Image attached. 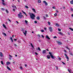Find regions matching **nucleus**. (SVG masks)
<instances>
[{
  "label": "nucleus",
  "mask_w": 73,
  "mask_h": 73,
  "mask_svg": "<svg viewBox=\"0 0 73 73\" xmlns=\"http://www.w3.org/2000/svg\"><path fill=\"white\" fill-rule=\"evenodd\" d=\"M8 20L9 21H10V23H11V20H10L9 19V18H8Z\"/></svg>",
  "instance_id": "nucleus-43"
},
{
  "label": "nucleus",
  "mask_w": 73,
  "mask_h": 73,
  "mask_svg": "<svg viewBox=\"0 0 73 73\" xmlns=\"http://www.w3.org/2000/svg\"><path fill=\"white\" fill-rule=\"evenodd\" d=\"M23 33H24L25 36H26L27 35V31H25V32H24L23 31Z\"/></svg>",
  "instance_id": "nucleus-5"
},
{
  "label": "nucleus",
  "mask_w": 73,
  "mask_h": 73,
  "mask_svg": "<svg viewBox=\"0 0 73 73\" xmlns=\"http://www.w3.org/2000/svg\"><path fill=\"white\" fill-rule=\"evenodd\" d=\"M38 36L39 37H40V35H38Z\"/></svg>",
  "instance_id": "nucleus-54"
},
{
  "label": "nucleus",
  "mask_w": 73,
  "mask_h": 73,
  "mask_svg": "<svg viewBox=\"0 0 73 73\" xmlns=\"http://www.w3.org/2000/svg\"><path fill=\"white\" fill-rule=\"evenodd\" d=\"M25 7L26 8H28V6L26 5L25 6Z\"/></svg>",
  "instance_id": "nucleus-28"
},
{
  "label": "nucleus",
  "mask_w": 73,
  "mask_h": 73,
  "mask_svg": "<svg viewBox=\"0 0 73 73\" xmlns=\"http://www.w3.org/2000/svg\"><path fill=\"white\" fill-rule=\"evenodd\" d=\"M3 27L5 28V29L7 28H6V27L5 26V25L4 24H3Z\"/></svg>",
  "instance_id": "nucleus-14"
},
{
  "label": "nucleus",
  "mask_w": 73,
  "mask_h": 73,
  "mask_svg": "<svg viewBox=\"0 0 73 73\" xmlns=\"http://www.w3.org/2000/svg\"><path fill=\"white\" fill-rule=\"evenodd\" d=\"M67 33L69 35H70V33Z\"/></svg>",
  "instance_id": "nucleus-64"
},
{
  "label": "nucleus",
  "mask_w": 73,
  "mask_h": 73,
  "mask_svg": "<svg viewBox=\"0 0 73 73\" xmlns=\"http://www.w3.org/2000/svg\"><path fill=\"white\" fill-rule=\"evenodd\" d=\"M38 49L39 50H41V49H40V48L39 47H38Z\"/></svg>",
  "instance_id": "nucleus-35"
},
{
  "label": "nucleus",
  "mask_w": 73,
  "mask_h": 73,
  "mask_svg": "<svg viewBox=\"0 0 73 73\" xmlns=\"http://www.w3.org/2000/svg\"><path fill=\"white\" fill-rule=\"evenodd\" d=\"M9 56L10 57H12V55H9Z\"/></svg>",
  "instance_id": "nucleus-49"
},
{
  "label": "nucleus",
  "mask_w": 73,
  "mask_h": 73,
  "mask_svg": "<svg viewBox=\"0 0 73 73\" xmlns=\"http://www.w3.org/2000/svg\"><path fill=\"white\" fill-rule=\"evenodd\" d=\"M46 38H47L48 40H50V38L49 37V36H46Z\"/></svg>",
  "instance_id": "nucleus-10"
},
{
  "label": "nucleus",
  "mask_w": 73,
  "mask_h": 73,
  "mask_svg": "<svg viewBox=\"0 0 73 73\" xmlns=\"http://www.w3.org/2000/svg\"><path fill=\"white\" fill-rule=\"evenodd\" d=\"M18 17L19 18H21V17H24V16H23V15H21L20 14H19L18 15Z\"/></svg>",
  "instance_id": "nucleus-2"
},
{
  "label": "nucleus",
  "mask_w": 73,
  "mask_h": 73,
  "mask_svg": "<svg viewBox=\"0 0 73 73\" xmlns=\"http://www.w3.org/2000/svg\"><path fill=\"white\" fill-rule=\"evenodd\" d=\"M24 14H25V15H26V16H27V14H26V13H24Z\"/></svg>",
  "instance_id": "nucleus-52"
},
{
  "label": "nucleus",
  "mask_w": 73,
  "mask_h": 73,
  "mask_svg": "<svg viewBox=\"0 0 73 73\" xmlns=\"http://www.w3.org/2000/svg\"><path fill=\"white\" fill-rule=\"evenodd\" d=\"M59 34H60V35H63V33H62L61 32H59Z\"/></svg>",
  "instance_id": "nucleus-20"
},
{
  "label": "nucleus",
  "mask_w": 73,
  "mask_h": 73,
  "mask_svg": "<svg viewBox=\"0 0 73 73\" xmlns=\"http://www.w3.org/2000/svg\"><path fill=\"white\" fill-rule=\"evenodd\" d=\"M46 16L47 17H49V16L48 15L46 14Z\"/></svg>",
  "instance_id": "nucleus-30"
},
{
  "label": "nucleus",
  "mask_w": 73,
  "mask_h": 73,
  "mask_svg": "<svg viewBox=\"0 0 73 73\" xmlns=\"http://www.w3.org/2000/svg\"><path fill=\"white\" fill-rule=\"evenodd\" d=\"M54 38H57V36H54Z\"/></svg>",
  "instance_id": "nucleus-41"
},
{
  "label": "nucleus",
  "mask_w": 73,
  "mask_h": 73,
  "mask_svg": "<svg viewBox=\"0 0 73 73\" xmlns=\"http://www.w3.org/2000/svg\"><path fill=\"white\" fill-rule=\"evenodd\" d=\"M38 2L39 3H41V1L40 0H38Z\"/></svg>",
  "instance_id": "nucleus-26"
},
{
  "label": "nucleus",
  "mask_w": 73,
  "mask_h": 73,
  "mask_svg": "<svg viewBox=\"0 0 73 73\" xmlns=\"http://www.w3.org/2000/svg\"><path fill=\"white\" fill-rule=\"evenodd\" d=\"M36 19L37 20H40V17H36Z\"/></svg>",
  "instance_id": "nucleus-21"
},
{
  "label": "nucleus",
  "mask_w": 73,
  "mask_h": 73,
  "mask_svg": "<svg viewBox=\"0 0 73 73\" xmlns=\"http://www.w3.org/2000/svg\"><path fill=\"white\" fill-rule=\"evenodd\" d=\"M2 2H4V0H2Z\"/></svg>",
  "instance_id": "nucleus-61"
},
{
  "label": "nucleus",
  "mask_w": 73,
  "mask_h": 73,
  "mask_svg": "<svg viewBox=\"0 0 73 73\" xmlns=\"http://www.w3.org/2000/svg\"><path fill=\"white\" fill-rule=\"evenodd\" d=\"M43 3H44L45 5H46V6H47V5H48V3H47V2H46L45 1H43Z\"/></svg>",
  "instance_id": "nucleus-4"
},
{
  "label": "nucleus",
  "mask_w": 73,
  "mask_h": 73,
  "mask_svg": "<svg viewBox=\"0 0 73 73\" xmlns=\"http://www.w3.org/2000/svg\"><path fill=\"white\" fill-rule=\"evenodd\" d=\"M14 7L15 8V9H16V8H17L15 6H14Z\"/></svg>",
  "instance_id": "nucleus-58"
},
{
  "label": "nucleus",
  "mask_w": 73,
  "mask_h": 73,
  "mask_svg": "<svg viewBox=\"0 0 73 73\" xmlns=\"http://www.w3.org/2000/svg\"><path fill=\"white\" fill-rule=\"evenodd\" d=\"M57 13H58V11L57 10L56 11Z\"/></svg>",
  "instance_id": "nucleus-56"
},
{
  "label": "nucleus",
  "mask_w": 73,
  "mask_h": 73,
  "mask_svg": "<svg viewBox=\"0 0 73 73\" xmlns=\"http://www.w3.org/2000/svg\"><path fill=\"white\" fill-rule=\"evenodd\" d=\"M49 31L50 32L52 31V27H50L49 28Z\"/></svg>",
  "instance_id": "nucleus-6"
},
{
  "label": "nucleus",
  "mask_w": 73,
  "mask_h": 73,
  "mask_svg": "<svg viewBox=\"0 0 73 73\" xmlns=\"http://www.w3.org/2000/svg\"><path fill=\"white\" fill-rule=\"evenodd\" d=\"M56 67V69H57L58 70V67L57 66Z\"/></svg>",
  "instance_id": "nucleus-53"
},
{
  "label": "nucleus",
  "mask_w": 73,
  "mask_h": 73,
  "mask_svg": "<svg viewBox=\"0 0 73 73\" xmlns=\"http://www.w3.org/2000/svg\"><path fill=\"white\" fill-rule=\"evenodd\" d=\"M49 54H50V56H51V55H52V54H51V53H50V52H49Z\"/></svg>",
  "instance_id": "nucleus-44"
},
{
  "label": "nucleus",
  "mask_w": 73,
  "mask_h": 73,
  "mask_svg": "<svg viewBox=\"0 0 73 73\" xmlns=\"http://www.w3.org/2000/svg\"><path fill=\"white\" fill-rule=\"evenodd\" d=\"M22 12L23 13H24H24H25L24 12V11H23V10H22Z\"/></svg>",
  "instance_id": "nucleus-51"
},
{
  "label": "nucleus",
  "mask_w": 73,
  "mask_h": 73,
  "mask_svg": "<svg viewBox=\"0 0 73 73\" xmlns=\"http://www.w3.org/2000/svg\"><path fill=\"white\" fill-rule=\"evenodd\" d=\"M10 39L11 40H12L13 39H12V37H10Z\"/></svg>",
  "instance_id": "nucleus-48"
},
{
  "label": "nucleus",
  "mask_w": 73,
  "mask_h": 73,
  "mask_svg": "<svg viewBox=\"0 0 73 73\" xmlns=\"http://www.w3.org/2000/svg\"><path fill=\"white\" fill-rule=\"evenodd\" d=\"M32 10L34 12H36V11H35V9H32Z\"/></svg>",
  "instance_id": "nucleus-19"
},
{
  "label": "nucleus",
  "mask_w": 73,
  "mask_h": 73,
  "mask_svg": "<svg viewBox=\"0 0 73 73\" xmlns=\"http://www.w3.org/2000/svg\"><path fill=\"white\" fill-rule=\"evenodd\" d=\"M70 55H71V56H72V55H73V54H72V53H70Z\"/></svg>",
  "instance_id": "nucleus-38"
},
{
  "label": "nucleus",
  "mask_w": 73,
  "mask_h": 73,
  "mask_svg": "<svg viewBox=\"0 0 73 73\" xmlns=\"http://www.w3.org/2000/svg\"><path fill=\"white\" fill-rule=\"evenodd\" d=\"M14 45L15 46H17V45H16V44H15Z\"/></svg>",
  "instance_id": "nucleus-60"
},
{
  "label": "nucleus",
  "mask_w": 73,
  "mask_h": 73,
  "mask_svg": "<svg viewBox=\"0 0 73 73\" xmlns=\"http://www.w3.org/2000/svg\"><path fill=\"white\" fill-rule=\"evenodd\" d=\"M56 42H57L58 44H59V45H61V44H62V43H61V42H60L59 41L57 40L56 41Z\"/></svg>",
  "instance_id": "nucleus-3"
},
{
  "label": "nucleus",
  "mask_w": 73,
  "mask_h": 73,
  "mask_svg": "<svg viewBox=\"0 0 73 73\" xmlns=\"http://www.w3.org/2000/svg\"><path fill=\"white\" fill-rule=\"evenodd\" d=\"M69 29H70V30H71V31H73V29L70 28V27L69 28Z\"/></svg>",
  "instance_id": "nucleus-22"
},
{
  "label": "nucleus",
  "mask_w": 73,
  "mask_h": 73,
  "mask_svg": "<svg viewBox=\"0 0 73 73\" xmlns=\"http://www.w3.org/2000/svg\"><path fill=\"white\" fill-rule=\"evenodd\" d=\"M48 25H50V22L48 21Z\"/></svg>",
  "instance_id": "nucleus-25"
},
{
  "label": "nucleus",
  "mask_w": 73,
  "mask_h": 73,
  "mask_svg": "<svg viewBox=\"0 0 73 73\" xmlns=\"http://www.w3.org/2000/svg\"><path fill=\"white\" fill-rule=\"evenodd\" d=\"M46 50L47 51H49V50H48V49H46Z\"/></svg>",
  "instance_id": "nucleus-62"
},
{
  "label": "nucleus",
  "mask_w": 73,
  "mask_h": 73,
  "mask_svg": "<svg viewBox=\"0 0 73 73\" xmlns=\"http://www.w3.org/2000/svg\"><path fill=\"white\" fill-rule=\"evenodd\" d=\"M2 4L4 5H5V3H4V2H3L2 3Z\"/></svg>",
  "instance_id": "nucleus-33"
},
{
  "label": "nucleus",
  "mask_w": 73,
  "mask_h": 73,
  "mask_svg": "<svg viewBox=\"0 0 73 73\" xmlns=\"http://www.w3.org/2000/svg\"><path fill=\"white\" fill-rule=\"evenodd\" d=\"M70 9H71V11H73V9L71 8Z\"/></svg>",
  "instance_id": "nucleus-36"
},
{
  "label": "nucleus",
  "mask_w": 73,
  "mask_h": 73,
  "mask_svg": "<svg viewBox=\"0 0 73 73\" xmlns=\"http://www.w3.org/2000/svg\"><path fill=\"white\" fill-rule=\"evenodd\" d=\"M31 46H32V48H34V46H33L32 44V43H31Z\"/></svg>",
  "instance_id": "nucleus-18"
},
{
  "label": "nucleus",
  "mask_w": 73,
  "mask_h": 73,
  "mask_svg": "<svg viewBox=\"0 0 73 73\" xmlns=\"http://www.w3.org/2000/svg\"><path fill=\"white\" fill-rule=\"evenodd\" d=\"M52 8H53V9H56V7L54 6Z\"/></svg>",
  "instance_id": "nucleus-42"
},
{
  "label": "nucleus",
  "mask_w": 73,
  "mask_h": 73,
  "mask_svg": "<svg viewBox=\"0 0 73 73\" xmlns=\"http://www.w3.org/2000/svg\"><path fill=\"white\" fill-rule=\"evenodd\" d=\"M56 26H57V27H59L60 26V25L58 23H56Z\"/></svg>",
  "instance_id": "nucleus-16"
},
{
  "label": "nucleus",
  "mask_w": 73,
  "mask_h": 73,
  "mask_svg": "<svg viewBox=\"0 0 73 73\" xmlns=\"http://www.w3.org/2000/svg\"><path fill=\"white\" fill-rule=\"evenodd\" d=\"M46 53V50H43L42 51L43 53Z\"/></svg>",
  "instance_id": "nucleus-15"
},
{
  "label": "nucleus",
  "mask_w": 73,
  "mask_h": 73,
  "mask_svg": "<svg viewBox=\"0 0 73 73\" xmlns=\"http://www.w3.org/2000/svg\"><path fill=\"white\" fill-rule=\"evenodd\" d=\"M58 59L59 60H61V58H59Z\"/></svg>",
  "instance_id": "nucleus-46"
},
{
  "label": "nucleus",
  "mask_w": 73,
  "mask_h": 73,
  "mask_svg": "<svg viewBox=\"0 0 73 73\" xmlns=\"http://www.w3.org/2000/svg\"><path fill=\"white\" fill-rule=\"evenodd\" d=\"M2 34L3 35H4V36H7V34H5V33H3Z\"/></svg>",
  "instance_id": "nucleus-17"
},
{
  "label": "nucleus",
  "mask_w": 73,
  "mask_h": 73,
  "mask_svg": "<svg viewBox=\"0 0 73 73\" xmlns=\"http://www.w3.org/2000/svg\"><path fill=\"white\" fill-rule=\"evenodd\" d=\"M65 55L66 56V58L67 59V60H69V57L68 56H67V55L66 54H65Z\"/></svg>",
  "instance_id": "nucleus-7"
},
{
  "label": "nucleus",
  "mask_w": 73,
  "mask_h": 73,
  "mask_svg": "<svg viewBox=\"0 0 73 73\" xmlns=\"http://www.w3.org/2000/svg\"><path fill=\"white\" fill-rule=\"evenodd\" d=\"M7 68L9 70H11V69H10V68L9 67H8V66H7Z\"/></svg>",
  "instance_id": "nucleus-13"
},
{
  "label": "nucleus",
  "mask_w": 73,
  "mask_h": 73,
  "mask_svg": "<svg viewBox=\"0 0 73 73\" xmlns=\"http://www.w3.org/2000/svg\"><path fill=\"white\" fill-rule=\"evenodd\" d=\"M15 9H13V11H14V12H15Z\"/></svg>",
  "instance_id": "nucleus-59"
},
{
  "label": "nucleus",
  "mask_w": 73,
  "mask_h": 73,
  "mask_svg": "<svg viewBox=\"0 0 73 73\" xmlns=\"http://www.w3.org/2000/svg\"><path fill=\"white\" fill-rule=\"evenodd\" d=\"M20 69L21 70H23V67H21Z\"/></svg>",
  "instance_id": "nucleus-37"
},
{
  "label": "nucleus",
  "mask_w": 73,
  "mask_h": 73,
  "mask_svg": "<svg viewBox=\"0 0 73 73\" xmlns=\"http://www.w3.org/2000/svg\"><path fill=\"white\" fill-rule=\"evenodd\" d=\"M1 63L2 64V65H4V63H3V61H1Z\"/></svg>",
  "instance_id": "nucleus-27"
},
{
  "label": "nucleus",
  "mask_w": 73,
  "mask_h": 73,
  "mask_svg": "<svg viewBox=\"0 0 73 73\" xmlns=\"http://www.w3.org/2000/svg\"><path fill=\"white\" fill-rule=\"evenodd\" d=\"M29 14L30 16L31 19H33V20H34V19H35L34 17H35V15L33 13H29Z\"/></svg>",
  "instance_id": "nucleus-1"
},
{
  "label": "nucleus",
  "mask_w": 73,
  "mask_h": 73,
  "mask_svg": "<svg viewBox=\"0 0 73 73\" xmlns=\"http://www.w3.org/2000/svg\"><path fill=\"white\" fill-rule=\"evenodd\" d=\"M68 71L70 73V71L68 69Z\"/></svg>",
  "instance_id": "nucleus-50"
},
{
  "label": "nucleus",
  "mask_w": 73,
  "mask_h": 73,
  "mask_svg": "<svg viewBox=\"0 0 73 73\" xmlns=\"http://www.w3.org/2000/svg\"><path fill=\"white\" fill-rule=\"evenodd\" d=\"M25 66L26 67V66H27V64H25Z\"/></svg>",
  "instance_id": "nucleus-63"
},
{
  "label": "nucleus",
  "mask_w": 73,
  "mask_h": 73,
  "mask_svg": "<svg viewBox=\"0 0 73 73\" xmlns=\"http://www.w3.org/2000/svg\"><path fill=\"white\" fill-rule=\"evenodd\" d=\"M34 22L35 24H37V22L36 21H35Z\"/></svg>",
  "instance_id": "nucleus-39"
},
{
  "label": "nucleus",
  "mask_w": 73,
  "mask_h": 73,
  "mask_svg": "<svg viewBox=\"0 0 73 73\" xmlns=\"http://www.w3.org/2000/svg\"><path fill=\"white\" fill-rule=\"evenodd\" d=\"M62 62V64H64V65H65V63L63 62Z\"/></svg>",
  "instance_id": "nucleus-45"
},
{
  "label": "nucleus",
  "mask_w": 73,
  "mask_h": 73,
  "mask_svg": "<svg viewBox=\"0 0 73 73\" xmlns=\"http://www.w3.org/2000/svg\"><path fill=\"white\" fill-rule=\"evenodd\" d=\"M47 57L48 59H50V55H47Z\"/></svg>",
  "instance_id": "nucleus-9"
},
{
  "label": "nucleus",
  "mask_w": 73,
  "mask_h": 73,
  "mask_svg": "<svg viewBox=\"0 0 73 73\" xmlns=\"http://www.w3.org/2000/svg\"><path fill=\"white\" fill-rule=\"evenodd\" d=\"M13 40H14V41H16V40H17V39H14Z\"/></svg>",
  "instance_id": "nucleus-57"
},
{
  "label": "nucleus",
  "mask_w": 73,
  "mask_h": 73,
  "mask_svg": "<svg viewBox=\"0 0 73 73\" xmlns=\"http://www.w3.org/2000/svg\"><path fill=\"white\" fill-rule=\"evenodd\" d=\"M40 31L42 32H44V31L43 30H41Z\"/></svg>",
  "instance_id": "nucleus-29"
},
{
  "label": "nucleus",
  "mask_w": 73,
  "mask_h": 73,
  "mask_svg": "<svg viewBox=\"0 0 73 73\" xmlns=\"http://www.w3.org/2000/svg\"><path fill=\"white\" fill-rule=\"evenodd\" d=\"M42 37L43 38H44V36L43 35H42Z\"/></svg>",
  "instance_id": "nucleus-55"
},
{
  "label": "nucleus",
  "mask_w": 73,
  "mask_h": 73,
  "mask_svg": "<svg viewBox=\"0 0 73 73\" xmlns=\"http://www.w3.org/2000/svg\"><path fill=\"white\" fill-rule=\"evenodd\" d=\"M6 12L7 13H8V10H6Z\"/></svg>",
  "instance_id": "nucleus-40"
},
{
  "label": "nucleus",
  "mask_w": 73,
  "mask_h": 73,
  "mask_svg": "<svg viewBox=\"0 0 73 73\" xmlns=\"http://www.w3.org/2000/svg\"><path fill=\"white\" fill-rule=\"evenodd\" d=\"M58 30L59 31H61V29H60L59 28L58 29Z\"/></svg>",
  "instance_id": "nucleus-32"
},
{
  "label": "nucleus",
  "mask_w": 73,
  "mask_h": 73,
  "mask_svg": "<svg viewBox=\"0 0 73 73\" xmlns=\"http://www.w3.org/2000/svg\"><path fill=\"white\" fill-rule=\"evenodd\" d=\"M50 56H51L52 58L53 59H54V56H53V55H50Z\"/></svg>",
  "instance_id": "nucleus-11"
},
{
  "label": "nucleus",
  "mask_w": 73,
  "mask_h": 73,
  "mask_svg": "<svg viewBox=\"0 0 73 73\" xmlns=\"http://www.w3.org/2000/svg\"><path fill=\"white\" fill-rule=\"evenodd\" d=\"M43 17L44 18V19H46V18H45V17L44 16H43Z\"/></svg>",
  "instance_id": "nucleus-47"
},
{
  "label": "nucleus",
  "mask_w": 73,
  "mask_h": 73,
  "mask_svg": "<svg viewBox=\"0 0 73 73\" xmlns=\"http://www.w3.org/2000/svg\"><path fill=\"white\" fill-rule=\"evenodd\" d=\"M57 13H55L54 14V16H57Z\"/></svg>",
  "instance_id": "nucleus-34"
},
{
  "label": "nucleus",
  "mask_w": 73,
  "mask_h": 73,
  "mask_svg": "<svg viewBox=\"0 0 73 73\" xmlns=\"http://www.w3.org/2000/svg\"><path fill=\"white\" fill-rule=\"evenodd\" d=\"M25 22L26 24H27V23H28V21H27L26 20H25Z\"/></svg>",
  "instance_id": "nucleus-24"
},
{
  "label": "nucleus",
  "mask_w": 73,
  "mask_h": 73,
  "mask_svg": "<svg viewBox=\"0 0 73 73\" xmlns=\"http://www.w3.org/2000/svg\"><path fill=\"white\" fill-rule=\"evenodd\" d=\"M0 56H1V57L3 56V53L1 52H0Z\"/></svg>",
  "instance_id": "nucleus-8"
},
{
  "label": "nucleus",
  "mask_w": 73,
  "mask_h": 73,
  "mask_svg": "<svg viewBox=\"0 0 73 73\" xmlns=\"http://www.w3.org/2000/svg\"><path fill=\"white\" fill-rule=\"evenodd\" d=\"M1 10H2V11H4V10H5V9H4L3 8H2L1 9Z\"/></svg>",
  "instance_id": "nucleus-31"
},
{
  "label": "nucleus",
  "mask_w": 73,
  "mask_h": 73,
  "mask_svg": "<svg viewBox=\"0 0 73 73\" xmlns=\"http://www.w3.org/2000/svg\"><path fill=\"white\" fill-rule=\"evenodd\" d=\"M70 3L71 4H73V1H70Z\"/></svg>",
  "instance_id": "nucleus-23"
},
{
  "label": "nucleus",
  "mask_w": 73,
  "mask_h": 73,
  "mask_svg": "<svg viewBox=\"0 0 73 73\" xmlns=\"http://www.w3.org/2000/svg\"><path fill=\"white\" fill-rule=\"evenodd\" d=\"M11 64V63L10 62H7L6 64L7 65H8V64Z\"/></svg>",
  "instance_id": "nucleus-12"
}]
</instances>
